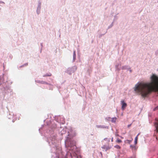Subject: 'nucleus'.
Instances as JSON below:
<instances>
[{
    "instance_id": "f257e3e1",
    "label": "nucleus",
    "mask_w": 158,
    "mask_h": 158,
    "mask_svg": "<svg viewBox=\"0 0 158 158\" xmlns=\"http://www.w3.org/2000/svg\"><path fill=\"white\" fill-rule=\"evenodd\" d=\"M151 82L148 83L141 82L135 85L134 90L143 98L147 96L152 91H158V77L153 74L151 77Z\"/></svg>"
},
{
    "instance_id": "f03ea898",
    "label": "nucleus",
    "mask_w": 158,
    "mask_h": 158,
    "mask_svg": "<svg viewBox=\"0 0 158 158\" xmlns=\"http://www.w3.org/2000/svg\"><path fill=\"white\" fill-rule=\"evenodd\" d=\"M121 104L122 105V109L123 110H124L125 108L127 106V104L124 102V101H121Z\"/></svg>"
},
{
    "instance_id": "7ed1b4c3",
    "label": "nucleus",
    "mask_w": 158,
    "mask_h": 158,
    "mask_svg": "<svg viewBox=\"0 0 158 158\" xmlns=\"http://www.w3.org/2000/svg\"><path fill=\"white\" fill-rule=\"evenodd\" d=\"M130 147L132 151H135L137 149L136 146L134 145H131Z\"/></svg>"
},
{
    "instance_id": "20e7f679",
    "label": "nucleus",
    "mask_w": 158,
    "mask_h": 158,
    "mask_svg": "<svg viewBox=\"0 0 158 158\" xmlns=\"http://www.w3.org/2000/svg\"><path fill=\"white\" fill-rule=\"evenodd\" d=\"M39 83H41V84H48V83L44 81H39L38 82Z\"/></svg>"
},
{
    "instance_id": "39448f33",
    "label": "nucleus",
    "mask_w": 158,
    "mask_h": 158,
    "mask_svg": "<svg viewBox=\"0 0 158 158\" xmlns=\"http://www.w3.org/2000/svg\"><path fill=\"white\" fill-rule=\"evenodd\" d=\"M116 143H119L122 142V141L118 138H117L115 141Z\"/></svg>"
},
{
    "instance_id": "423d86ee",
    "label": "nucleus",
    "mask_w": 158,
    "mask_h": 158,
    "mask_svg": "<svg viewBox=\"0 0 158 158\" xmlns=\"http://www.w3.org/2000/svg\"><path fill=\"white\" fill-rule=\"evenodd\" d=\"M138 135L135 137V144L136 145L137 143V140H138Z\"/></svg>"
},
{
    "instance_id": "0eeeda50",
    "label": "nucleus",
    "mask_w": 158,
    "mask_h": 158,
    "mask_svg": "<svg viewBox=\"0 0 158 158\" xmlns=\"http://www.w3.org/2000/svg\"><path fill=\"white\" fill-rule=\"evenodd\" d=\"M116 119H117V118L115 117V118H112V119L111 121L112 122H116Z\"/></svg>"
},
{
    "instance_id": "6e6552de",
    "label": "nucleus",
    "mask_w": 158,
    "mask_h": 158,
    "mask_svg": "<svg viewBox=\"0 0 158 158\" xmlns=\"http://www.w3.org/2000/svg\"><path fill=\"white\" fill-rule=\"evenodd\" d=\"M114 147L117 149H120V148H121V147L118 145H115L114 146Z\"/></svg>"
},
{
    "instance_id": "1a4fd4ad",
    "label": "nucleus",
    "mask_w": 158,
    "mask_h": 158,
    "mask_svg": "<svg viewBox=\"0 0 158 158\" xmlns=\"http://www.w3.org/2000/svg\"><path fill=\"white\" fill-rule=\"evenodd\" d=\"M155 126L156 128V129L158 131V122L156 123L155 124Z\"/></svg>"
},
{
    "instance_id": "9d476101",
    "label": "nucleus",
    "mask_w": 158,
    "mask_h": 158,
    "mask_svg": "<svg viewBox=\"0 0 158 158\" xmlns=\"http://www.w3.org/2000/svg\"><path fill=\"white\" fill-rule=\"evenodd\" d=\"M73 58L74 60H75L76 59V54H75V52H74L73 53Z\"/></svg>"
},
{
    "instance_id": "9b49d317",
    "label": "nucleus",
    "mask_w": 158,
    "mask_h": 158,
    "mask_svg": "<svg viewBox=\"0 0 158 158\" xmlns=\"http://www.w3.org/2000/svg\"><path fill=\"white\" fill-rule=\"evenodd\" d=\"M51 75H52L50 73V74H46L45 75H44L43 76L44 77H46V76H51Z\"/></svg>"
},
{
    "instance_id": "f8f14e48",
    "label": "nucleus",
    "mask_w": 158,
    "mask_h": 158,
    "mask_svg": "<svg viewBox=\"0 0 158 158\" xmlns=\"http://www.w3.org/2000/svg\"><path fill=\"white\" fill-rule=\"evenodd\" d=\"M104 140H105L108 141L109 142L110 141V139H108L107 138H105L104 139Z\"/></svg>"
},
{
    "instance_id": "ddd939ff",
    "label": "nucleus",
    "mask_w": 158,
    "mask_h": 158,
    "mask_svg": "<svg viewBox=\"0 0 158 158\" xmlns=\"http://www.w3.org/2000/svg\"><path fill=\"white\" fill-rule=\"evenodd\" d=\"M127 141L129 143H130L131 142V140H127Z\"/></svg>"
},
{
    "instance_id": "4468645a",
    "label": "nucleus",
    "mask_w": 158,
    "mask_h": 158,
    "mask_svg": "<svg viewBox=\"0 0 158 158\" xmlns=\"http://www.w3.org/2000/svg\"><path fill=\"white\" fill-rule=\"evenodd\" d=\"M158 109V106H157V107H156V108H155L154 109V110H157V109Z\"/></svg>"
},
{
    "instance_id": "2eb2a0df",
    "label": "nucleus",
    "mask_w": 158,
    "mask_h": 158,
    "mask_svg": "<svg viewBox=\"0 0 158 158\" xmlns=\"http://www.w3.org/2000/svg\"><path fill=\"white\" fill-rule=\"evenodd\" d=\"M110 148L109 146H108V147H107L106 148V149L108 150V149H110Z\"/></svg>"
},
{
    "instance_id": "dca6fc26",
    "label": "nucleus",
    "mask_w": 158,
    "mask_h": 158,
    "mask_svg": "<svg viewBox=\"0 0 158 158\" xmlns=\"http://www.w3.org/2000/svg\"><path fill=\"white\" fill-rule=\"evenodd\" d=\"M111 141L112 142L113 141V137L111 139Z\"/></svg>"
},
{
    "instance_id": "f3484780",
    "label": "nucleus",
    "mask_w": 158,
    "mask_h": 158,
    "mask_svg": "<svg viewBox=\"0 0 158 158\" xmlns=\"http://www.w3.org/2000/svg\"><path fill=\"white\" fill-rule=\"evenodd\" d=\"M115 135H116V136H118V134H116Z\"/></svg>"
},
{
    "instance_id": "a211bd4d",
    "label": "nucleus",
    "mask_w": 158,
    "mask_h": 158,
    "mask_svg": "<svg viewBox=\"0 0 158 158\" xmlns=\"http://www.w3.org/2000/svg\"><path fill=\"white\" fill-rule=\"evenodd\" d=\"M102 148H105V146H104Z\"/></svg>"
},
{
    "instance_id": "6ab92c4d",
    "label": "nucleus",
    "mask_w": 158,
    "mask_h": 158,
    "mask_svg": "<svg viewBox=\"0 0 158 158\" xmlns=\"http://www.w3.org/2000/svg\"><path fill=\"white\" fill-rule=\"evenodd\" d=\"M129 126H130V125H128V127H129Z\"/></svg>"
}]
</instances>
